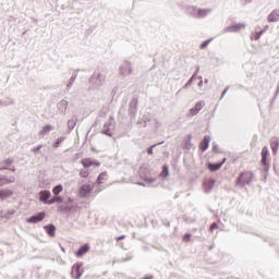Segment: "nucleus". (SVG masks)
I'll return each instance as SVG.
<instances>
[{
  "instance_id": "21",
  "label": "nucleus",
  "mask_w": 279,
  "mask_h": 279,
  "mask_svg": "<svg viewBox=\"0 0 279 279\" xmlns=\"http://www.w3.org/2000/svg\"><path fill=\"white\" fill-rule=\"evenodd\" d=\"M210 12H213L211 9H198L196 19H206L210 14Z\"/></svg>"
},
{
  "instance_id": "6",
  "label": "nucleus",
  "mask_w": 279,
  "mask_h": 279,
  "mask_svg": "<svg viewBox=\"0 0 279 279\" xmlns=\"http://www.w3.org/2000/svg\"><path fill=\"white\" fill-rule=\"evenodd\" d=\"M84 267V263L77 262L72 266L71 276L74 279L82 278V275L84 274V270L82 269Z\"/></svg>"
},
{
  "instance_id": "61",
  "label": "nucleus",
  "mask_w": 279,
  "mask_h": 279,
  "mask_svg": "<svg viewBox=\"0 0 279 279\" xmlns=\"http://www.w3.org/2000/svg\"><path fill=\"white\" fill-rule=\"evenodd\" d=\"M277 97H278V96L275 95V97H274L272 100H271V104H274V101H276Z\"/></svg>"
},
{
  "instance_id": "3",
  "label": "nucleus",
  "mask_w": 279,
  "mask_h": 279,
  "mask_svg": "<svg viewBox=\"0 0 279 279\" xmlns=\"http://www.w3.org/2000/svg\"><path fill=\"white\" fill-rule=\"evenodd\" d=\"M254 180V174L251 171L241 172L235 181V186H246V184H252Z\"/></svg>"
},
{
  "instance_id": "17",
  "label": "nucleus",
  "mask_w": 279,
  "mask_h": 279,
  "mask_svg": "<svg viewBox=\"0 0 279 279\" xmlns=\"http://www.w3.org/2000/svg\"><path fill=\"white\" fill-rule=\"evenodd\" d=\"M210 147V135H205L203 141L199 143L201 151H206Z\"/></svg>"
},
{
  "instance_id": "49",
  "label": "nucleus",
  "mask_w": 279,
  "mask_h": 279,
  "mask_svg": "<svg viewBox=\"0 0 279 279\" xmlns=\"http://www.w3.org/2000/svg\"><path fill=\"white\" fill-rule=\"evenodd\" d=\"M43 147V145L36 146L32 149L33 154H38V151H40V148Z\"/></svg>"
},
{
  "instance_id": "10",
  "label": "nucleus",
  "mask_w": 279,
  "mask_h": 279,
  "mask_svg": "<svg viewBox=\"0 0 279 279\" xmlns=\"http://www.w3.org/2000/svg\"><path fill=\"white\" fill-rule=\"evenodd\" d=\"M226 157L225 158H222V160L221 161H219V162H208L207 163V169H209V171L211 172V173H215V172H217V171H219V169H221V167H223V165L226 163Z\"/></svg>"
},
{
  "instance_id": "23",
  "label": "nucleus",
  "mask_w": 279,
  "mask_h": 279,
  "mask_svg": "<svg viewBox=\"0 0 279 279\" xmlns=\"http://www.w3.org/2000/svg\"><path fill=\"white\" fill-rule=\"evenodd\" d=\"M62 202H64V197L57 195L50 198L48 202H46V204L47 206H51L53 204H62Z\"/></svg>"
},
{
  "instance_id": "1",
  "label": "nucleus",
  "mask_w": 279,
  "mask_h": 279,
  "mask_svg": "<svg viewBox=\"0 0 279 279\" xmlns=\"http://www.w3.org/2000/svg\"><path fill=\"white\" fill-rule=\"evenodd\" d=\"M106 83V75L100 72H94L93 75L89 77V84L92 88L99 89Z\"/></svg>"
},
{
  "instance_id": "31",
  "label": "nucleus",
  "mask_w": 279,
  "mask_h": 279,
  "mask_svg": "<svg viewBox=\"0 0 279 279\" xmlns=\"http://www.w3.org/2000/svg\"><path fill=\"white\" fill-rule=\"evenodd\" d=\"M81 162H82L84 169H88L89 167H93V159H90V158L82 159Z\"/></svg>"
},
{
  "instance_id": "50",
  "label": "nucleus",
  "mask_w": 279,
  "mask_h": 279,
  "mask_svg": "<svg viewBox=\"0 0 279 279\" xmlns=\"http://www.w3.org/2000/svg\"><path fill=\"white\" fill-rule=\"evenodd\" d=\"M199 73V65L196 66L195 72L193 73L192 77H194V80H197V74Z\"/></svg>"
},
{
  "instance_id": "44",
  "label": "nucleus",
  "mask_w": 279,
  "mask_h": 279,
  "mask_svg": "<svg viewBox=\"0 0 279 279\" xmlns=\"http://www.w3.org/2000/svg\"><path fill=\"white\" fill-rule=\"evenodd\" d=\"M155 147H156V144L151 145L150 147H148V148L146 149L148 156H151V154H154V148H155Z\"/></svg>"
},
{
  "instance_id": "48",
  "label": "nucleus",
  "mask_w": 279,
  "mask_h": 279,
  "mask_svg": "<svg viewBox=\"0 0 279 279\" xmlns=\"http://www.w3.org/2000/svg\"><path fill=\"white\" fill-rule=\"evenodd\" d=\"M184 221H185V223H195V218L185 217Z\"/></svg>"
},
{
  "instance_id": "37",
  "label": "nucleus",
  "mask_w": 279,
  "mask_h": 279,
  "mask_svg": "<svg viewBox=\"0 0 279 279\" xmlns=\"http://www.w3.org/2000/svg\"><path fill=\"white\" fill-rule=\"evenodd\" d=\"M47 132H51V125L47 124L43 128V130L39 132L40 136H45V134H47Z\"/></svg>"
},
{
  "instance_id": "20",
  "label": "nucleus",
  "mask_w": 279,
  "mask_h": 279,
  "mask_svg": "<svg viewBox=\"0 0 279 279\" xmlns=\"http://www.w3.org/2000/svg\"><path fill=\"white\" fill-rule=\"evenodd\" d=\"M44 230H46L48 236H56V226L53 223H48L44 226Z\"/></svg>"
},
{
  "instance_id": "55",
  "label": "nucleus",
  "mask_w": 279,
  "mask_h": 279,
  "mask_svg": "<svg viewBox=\"0 0 279 279\" xmlns=\"http://www.w3.org/2000/svg\"><path fill=\"white\" fill-rule=\"evenodd\" d=\"M198 80H201L198 82V86H199V88H202V86H204V81H202V76H198Z\"/></svg>"
},
{
  "instance_id": "58",
  "label": "nucleus",
  "mask_w": 279,
  "mask_h": 279,
  "mask_svg": "<svg viewBox=\"0 0 279 279\" xmlns=\"http://www.w3.org/2000/svg\"><path fill=\"white\" fill-rule=\"evenodd\" d=\"M143 279H154V276H146Z\"/></svg>"
},
{
  "instance_id": "54",
  "label": "nucleus",
  "mask_w": 279,
  "mask_h": 279,
  "mask_svg": "<svg viewBox=\"0 0 279 279\" xmlns=\"http://www.w3.org/2000/svg\"><path fill=\"white\" fill-rule=\"evenodd\" d=\"M8 171H11L12 173L16 172V167L12 166L9 167Z\"/></svg>"
},
{
  "instance_id": "32",
  "label": "nucleus",
  "mask_w": 279,
  "mask_h": 279,
  "mask_svg": "<svg viewBox=\"0 0 279 279\" xmlns=\"http://www.w3.org/2000/svg\"><path fill=\"white\" fill-rule=\"evenodd\" d=\"M108 175V172L104 171L101 172L97 179H96V182L97 184H102L104 183V180H106V177Z\"/></svg>"
},
{
  "instance_id": "42",
  "label": "nucleus",
  "mask_w": 279,
  "mask_h": 279,
  "mask_svg": "<svg viewBox=\"0 0 279 279\" xmlns=\"http://www.w3.org/2000/svg\"><path fill=\"white\" fill-rule=\"evenodd\" d=\"M137 125L138 128H147V123L143 121L142 118H140V120L137 121Z\"/></svg>"
},
{
  "instance_id": "52",
  "label": "nucleus",
  "mask_w": 279,
  "mask_h": 279,
  "mask_svg": "<svg viewBox=\"0 0 279 279\" xmlns=\"http://www.w3.org/2000/svg\"><path fill=\"white\" fill-rule=\"evenodd\" d=\"M142 120L146 122V125H147V123H149V121H150L149 116H143V117H142Z\"/></svg>"
},
{
  "instance_id": "13",
  "label": "nucleus",
  "mask_w": 279,
  "mask_h": 279,
  "mask_svg": "<svg viewBox=\"0 0 279 279\" xmlns=\"http://www.w3.org/2000/svg\"><path fill=\"white\" fill-rule=\"evenodd\" d=\"M50 197H51V191L43 190L39 192V202H41V204H46L47 206V202H49Z\"/></svg>"
},
{
  "instance_id": "56",
  "label": "nucleus",
  "mask_w": 279,
  "mask_h": 279,
  "mask_svg": "<svg viewBox=\"0 0 279 279\" xmlns=\"http://www.w3.org/2000/svg\"><path fill=\"white\" fill-rule=\"evenodd\" d=\"M125 239V235H120L118 238H116V241H123Z\"/></svg>"
},
{
  "instance_id": "33",
  "label": "nucleus",
  "mask_w": 279,
  "mask_h": 279,
  "mask_svg": "<svg viewBox=\"0 0 279 279\" xmlns=\"http://www.w3.org/2000/svg\"><path fill=\"white\" fill-rule=\"evenodd\" d=\"M263 34H265V29L253 33L251 38H254V40H260V36H263Z\"/></svg>"
},
{
  "instance_id": "51",
  "label": "nucleus",
  "mask_w": 279,
  "mask_h": 279,
  "mask_svg": "<svg viewBox=\"0 0 279 279\" xmlns=\"http://www.w3.org/2000/svg\"><path fill=\"white\" fill-rule=\"evenodd\" d=\"M213 151L214 154H219V146L217 144H214Z\"/></svg>"
},
{
  "instance_id": "36",
  "label": "nucleus",
  "mask_w": 279,
  "mask_h": 279,
  "mask_svg": "<svg viewBox=\"0 0 279 279\" xmlns=\"http://www.w3.org/2000/svg\"><path fill=\"white\" fill-rule=\"evenodd\" d=\"M1 165H5L8 168L12 167V165H14V158H8L5 160H2Z\"/></svg>"
},
{
  "instance_id": "19",
  "label": "nucleus",
  "mask_w": 279,
  "mask_h": 279,
  "mask_svg": "<svg viewBox=\"0 0 279 279\" xmlns=\"http://www.w3.org/2000/svg\"><path fill=\"white\" fill-rule=\"evenodd\" d=\"M216 183H217V181L215 179H209L208 181H205L203 183V186L205 189V193H210V191H213V189H215Z\"/></svg>"
},
{
  "instance_id": "24",
  "label": "nucleus",
  "mask_w": 279,
  "mask_h": 279,
  "mask_svg": "<svg viewBox=\"0 0 279 279\" xmlns=\"http://www.w3.org/2000/svg\"><path fill=\"white\" fill-rule=\"evenodd\" d=\"M76 125H77V117L73 116V118L68 121L69 132H72V130H75Z\"/></svg>"
},
{
  "instance_id": "16",
  "label": "nucleus",
  "mask_w": 279,
  "mask_h": 279,
  "mask_svg": "<svg viewBox=\"0 0 279 279\" xmlns=\"http://www.w3.org/2000/svg\"><path fill=\"white\" fill-rule=\"evenodd\" d=\"M69 108V101L65 99H62L57 104V109L60 112V114H66V109Z\"/></svg>"
},
{
  "instance_id": "43",
  "label": "nucleus",
  "mask_w": 279,
  "mask_h": 279,
  "mask_svg": "<svg viewBox=\"0 0 279 279\" xmlns=\"http://www.w3.org/2000/svg\"><path fill=\"white\" fill-rule=\"evenodd\" d=\"M183 241H184L185 243L191 242V233H185V234L183 235Z\"/></svg>"
},
{
  "instance_id": "25",
  "label": "nucleus",
  "mask_w": 279,
  "mask_h": 279,
  "mask_svg": "<svg viewBox=\"0 0 279 279\" xmlns=\"http://www.w3.org/2000/svg\"><path fill=\"white\" fill-rule=\"evenodd\" d=\"M14 213H16V210H14V209H10L8 211L1 210L0 211V218L1 219H11V217H12V215H14Z\"/></svg>"
},
{
  "instance_id": "11",
  "label": "nucleus",
  "mask_w": 279,
  "mask_h": 279,
  "mask_svg": "<svg viewBox=\"0 0 279 279\" xmlns=\"http://www.w3.org/2000/svg\"><path fill=\"white\" fill-rule=\"evenodd\" d=\"M204 106H206V101L204 100L196 102L195 106L190 109V117H195L196 114H199Z\"/></svg>"
},
{
  "instance_id": "41",
  "label": "nucleus",
  "mask_w": 279,
  "mask_h": 279,
  "mask_svg": "<svg viewBox=\"0 0 279 279\" xmlns=\"http://www.w3.org/2000/svg\"><path fill=\"white\" fill-rule=\"evenodd\" d=\"M193 82H195V76H191L190 80L183 86V88H189V86L193 85Z\"/></svg>"
},
{
  "instance_id": "47",
  "label": "nucleus",
  "mask_w": 279,
  "mask_h": 279,
  "mask_svg": "<svg viewBox=\"0 0 279 279\" xmlns=\"http://www.w3.org/2000/svg\"><path fill=\"white\" fill-rule=\"evenodd\" d=\"M228 90H230V86H227L223 90L222 94L220 96V100L223 99V97H226V95L228 94Z\"/></svg>"
},
{
  "instance_id": "28",
  "label": "nucleus",
  "mask_w": 279,
  "mask_h": 279,
  "mask_svg": "<svg viewBox=\"0 0 279 279\" xmlns=\"http://www.w3.org/2000/svg\"><path fill=\"white\" fill-rule=\"evenodd\" d=\"M160 177L163 178V180H167V178H169V166L167 165L162 166Z\"/></svg>"
},
{
  "instance_id": "59",
  "label": "nucleus",
  "mask_w": 279,
  "mask_h": 279,
  "mask_svg": "<svg viewBox=\"0 0 279 279\" xmlns=\"http://www.w3.org/2000/svg\"><path fill=\"white\" fill-rule=\"evenodd\" d=\"M278 94H279V86L277 87V89H276V97H278Z\"/></svg>"
},
{
  "instance_id": "8",
  "label": "nucleus",
  "mask_w": 279,
  "mask_h": 279,
  "mask_svg": "<svg viewBox=\"0 0 279 279\" xmlns=\"http://www.w3.org/2000/svg\"><path fill=\"white\" fill-rule=\"evenodd\" d=\"M47 217L45 211H39L26 219V223H40Z\"/></svg>"
},
{
  "instance_id": "15",
  "label": "nucleus",
  "mask_w": 279,
  "mask_h": 279,
  "mask_svg": "<svg viewBox=\"0 0 279 279\" xmlns=\"http://www.w3.org/2000/svg\"><path fill=\"white\" fill-rule=\"evenodd\" d=\"M268 23H278L279 22V9L272 10L267 17Z\"/></svg>"
},
{
  "instance_id": "14",
  "label": "nucleus",
  "mask_w": 279,
  "mask_h": 279,
  "mask_svg": "<svg viewBox=\"0 0 279 279\" xmlns=\"http://www.w3.org/2000/svg\"><path fill=\"white\" fill-rule=\"evenodd\" d=\"M92 191H93V186H90V184H83L78 189V195L80 197H86V195H88V193H90Z\"/></svg>"
},
{
  "instance_id": "4",
  "label": "nucleus",
  "mask_w": 279,
  "mask_h": 279,
  "mask_svg": "<svg viewBox=\"0 0 279 279\" xmlns=\"http://www.w3.org/2000/svg\"><path fill=\"white\" fill-rule=\"evenodd\" d=\"M133 73H134V66L132 65V62L124 60L119 68L118 75H120V77H128Z\"/></svg>"
},
{
  "instance_id": "22",
  "label": "nucleus",
  "mask_w": 279,
  "mask_h": 279,
  "mask_svg": "<svg viewBox=\"0 0 279 279\" xmlns=\"http://www.w3.org/2000/svg\"><path fill=\"white\" fill-rule=\"evenodd\" d=\"M14 195V191L8 189L0 190V199H8V197H12Z\"/></svg>"
},
{
  "instance_id": "26",
  "label": "nucleus",
  "mask_w": 279,
  "mask_h": 279,
  "mask_svg": "<svg viewBox=\"0 0 279 279\" xmlns=\"http://www.w3.org/2000/svg\"><path fill=\"white\" fill-rule=\"evenodd\" d=\"M1 181L3 182V186L8 185V184H13V182H16V178L15 177H5V175H1Z\"/></svg>"
},
{
  "instance_id": "29",
  "label": "nucleus",
  "mask_w": 279,
  "mask_h": 279,
  "mask_svg": "<svg viewBox=\"0 0 279 279\" xmlns=\"http://www.w3.org/2000/svg\"><path fill=\"white\" fill-rule=\"evenodd\" d=\"M75 80H77V72H74L73 75L71 76L69 83L66 84V90L71 89Z\"/></svg>"
},
{
  "instance_id": "18",
  "label": "nucleus",
  "mask_w": 279,
  "mask_h": 279,
  "mask_svg": "<svg viewBox=\"0 0 279 279\" xmlns=\"http://www.w3.org/2000/svg\"><path fill=\"white\" fill-rule=\"evenodd\" d=\"M72 202L73 198L69 197L68 203H64V205L59 206V213H62V210H64L65 213H71V210H73V205H70Z\"/></svg>"
},
{
  "instance_id": "40",
  "label": "nucleus",
  "mask_w": 279,
  "mask_h": 279,
  "mask_svg": "<svg viewBox=\"0 0 279 279\" xmlns=\"http://www.w3.org/2000/svg\"><path fill=\"white\" fill-rule=\"evenodd\" d=\"M278 147H279V143L278 142H272L271 143L272 154H278Z\"/></svg>"
},
{
  "instance_id": "39",
  "label": "nucleus",
  "mask_w": 279,
  "mask_h": 279,
  "mask_svg": "<svg viewBox=\"0 0 279 279\" xmlns=\"http://www.w3.org/2000/svg\"><path fill=\"white\" fill-rule=\"evenodd\" d=\"M210 43H213V38H209V39L203 41V43L199 45V49H206V47H208V45H210Z\"/></svg>"
},
{
  "instance_id": "9",
  "label": "nucleus",
  "mask_w": 279,
  "mask_h": 279,
  "mask_svg": "<svg viewBox=\"0 0 279 279\" xmlns=\"http://www.w3.org/2000/svg\"><path fill=\"white\" fill-rule=\"evenodd\" d=\"M138 112V98H133L129 104V117H136Z\"/></svg>"
},
{
  "instance_id": "53",
  "label": "nucleus",
  "mask_w": 279,
  "mask_h": 279,
  "mask_svg": "<svg viewBox=\"0 0 279 279\" xmlns=\"http://www.w3.org/2000/svg\"><path fill=\"white\" fill-rule=\"evenodd\" d=\"M93 167H101V162L93 160Z\"/></svg>"
},
{
  "instance_id": "34",
  "label": "nucleus",
  "mask_w": 279,
  "mask_h": 279,
  "mask_svg": "<svg viewBox=\"0 0 279 279\" xmlns=\"http://www.w3.org/2000/svg\"><path fill=\"white\" fill-rule=\"evenodd\" d=\"M191 141H193V135L189 134L187 138L184 142V148L185 149H191V145H192Z\"/></svg>"
},
{
  "instance_id": "38",
  "label": "nucleus",
  "mask_w": 279,
  "mask_h": 279,
  "mask_svg": "<svg viewBox=\"0 0 279 279\" xmlns=\"http://www.w3.org/2000/svg\"><path fill=\"white\" fill-rule=\"evenodd\" d=\"M63 142H64V136H60L56 140L52 146L54 147V149H58V147H60V143H63Z\"/></svg>"
},
{
  "instance_id": "63",
  "label": "nucleus",
  "mask_w": 279,
  "mask_h": 279,
  "mask_svg": "<svg viewBox=\"0 0 279 279\" xmlns=\"http://www.w3.org/2000/svg\"><path fill=\"white\" fill-rule=\"evenodd\" d=\"M244 3H252V0H244Z\"/></svg>"
},
{
  "instance_id": "45",
  "label": "nucleus",
  "mask_w": 279,
  "mask_h": 279,
  "mask_svg": "<svg viewBox=\"0 0 279 279\" xmlns=\"http://www.w3.org/2000/svg\"><path fill=\"white\" fill-rule=\"evenodd\" d=\"M217 228H219V225H217V222H213L209 227V232H213L214 230H217Z\"/></svg>"
},
{
  "instance_id": "35",
  "label": "nucleus",
  "mask_w": 279,
  "mask_h": 279,
  "mask_svg": "<svg viewBox=\"0 0 279 279\" xmlns=\"http://www.w3.org/2000/svg\"><path fill=\"white\" fill-rule=\"evenodd\" d=\"M61 191H64V187L62 186V184H58L52 189V193L53 195H58Z\"/></svg>"
},
{
  "instance_id": "5",
  "label": "nucleus",
  "mask_w": 279,
  "mask_h": 279,
  "mask_svg": "<svg viewBox=\"0 0 279 279\" xmlns=\"http://www.w3.org/2000/svg\"><path fill=\"white\" fill-rule=\"evenodd\" d=\"M112 130H114V118L110 117L109 120L104 124L100 134L112 138Z\"/></svg>"
},
{
  "instance_id": "64",
  "label": "nucleus",
  "mask_w": 279,
  "mask_h": 279,
  "mask_svg": "<svg viewBox=\"0 0 279 279\" xmlns=\"http://www.w3.org/2000/svg\"><path fill=\"white\" fill-rule=\"evenodd\" d=\"M0 186H3V182L1 181V175H0Z\"/></svg>"
},
{
  "instance_id": "60",
  "label": "nucleus",
  "mask_w": 279,
  "mask_h": 279,
  "mask_svg": "<svg viewBox=\"0 0 279 279\" xmlns=\"http://www.w3.org/2000/svg\"><path fill=\"white\" fill-rule=\"evenodd\" d=\"M277 97H278V96L275 95V97H274L272 100H271V104H274V101H276Z\"/></svg>"
},
{
  "instance_id": "46",
  "label": "nucleus",
  "mask_w": 279,
  "mask_h": 279,
  "mask_svg": "<svg viewBox=\"0 0 279 279\" xmlns=\"http://www.w3.org/2000/svg\"><path fill=\"white\" fill-rule=\"evenodd\" d=\"M80 177H81V178H88V171H87V170H84V169L81 170V171H80Z\"/></svg>"
},
{
  "instance_id": "12",
  "label": "nucleus",
  "mask_w": 279,
  "mask_h": 279,
  "mask_svg": "<svg viewBox=\"0 0 279 279\" xmlns=\"http://www.w3.org/2000/svg\"><path fill=\"white\" fill-rule=\"evenodd\" d=\"M90 252V245L88 243H85L78 247V250L75 252L76 258H82L84 254H88Z\"/></svg>"
},
{
  "instance_id": "62",
  "label": "nucleus",
  "mask_w": 279,
  "mask_h": 279,
  "mask_svg": "<svg viewBox=\"0 0 279 279\" xmlns=\"http://www.w3.org/2000/svg\"><path fill=\"white\" fill-rule=\"evenodd\" d=\"M140 186H145V183H143V182H138L137 183Z\"/></svg>"
},
{
  "instance_id": "57",
  "label": "nucleus",
  "mask_w": 279,
  "mask_h": 279,
  "mask_svg": "<svg viewBox=\"0 0 279 279\" xmlns=\"http://www.w3.org/2000/svg\"><path fill=\"white\" fill-rule=\"evenodd\" d=\"M8 169L10 168H8L7 166L0 167V171H8Z\"/></svg>"
},
{
  "instance_id": "7",
  "label": "nucleus",
  "mask_w": 279,
  "mask_h": 279,
  "mask_svg": "<svg viewBox=\"0 0 279 279\" xmlns=\"http://www.w3.org/2000/svg\"><path fill=\"white\" fill-rule=\"evenodd\" d=\"M245 23H236L230 26L225 27L223 32L228 34H236L241 32V29H245Z\"/></svg>"
},
{
  "instance_id": "2",
  "label": "nucleus",
  "mask_w": 279,
  "mask_h": 279,
  "mask_svg": "<svg viewBox=\"0 0 279 279\" xmlns=\"http://www.w3.org/2000/svg\"><path fill=\"white\" fill-rule=\"evenodd\" d=\"M262 159H260V165L263 167V171H264V178L267 179V177L269 175V148L267 146H264L260 153Z\"/></svg>"
},
{
  "instance_id": "30",
  "label": "nucleus",
  "mask_w": 279,
  "mask_h": 279,
  "mask_svg": "<svg viewBox=\"0 0 279 279\" xmlns=\"http://www.w3.org/2000/svg\"><path fill=\"white\" fill-rule=\"evenodd\" d=\"M14 99L12 98H5L0 100V106L5 107V106H13Z\"/></svg>"
},
{
  "instance_id": "27",
  "label": "nucleus",
  "mask_w": 279,
  "mask_h": 279,
  "mask_svg": "<svg viewBox=\"0 0 279 279\" xmlns=\"http://www.w3.org/2000/svg\"><path fill=\"white\" fill-rule=\"evenodd\" d=\"M197 7H194V5H190V7H187V14L190 15V16H193V19H197Z\"/></svg>"
}]
</instances>
